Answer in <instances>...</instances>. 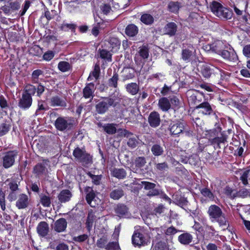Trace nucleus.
I'll return each mask as SVG.
<instances>
[{
  "mask_svg": "<svg viewBox=\"0 0 250 250\" xmlns=\"http://www.w3.org/2000/svg\"><path fill=\"white\" fill-rule=\"evenodd\" d=\"M210 7L211 11L220 18L226 20L231 19L232 13L228 9L223 7L220 3L216 1H213Z\"/></svg>",
  "mask_w": 250,
  "mask_h": 250,
  "instance_id": "obj_1",
  "label": "nucleus"
},
{
  "mask_svg": "<svg viewBox=\"0 0 250 250\" xmlns=\"http://www.w3.org/2000/svg\"><path fill=\"white\" fill-rule=\"evenodd\" d=\"M115 100L113 98H103L102 101L99 102L96 105V111L99 114H104L108 110L109 107L115 106L116 105L115 104Z\"/></svg>",
  "mask_w": 250,
  "mask_h": 250,
  "instance_id": "obj_2",
  "label": "nucleus"
},
{
  "mask_svg": "<svg viewBox=\"0 0 250 250\" xmlns=\"http://www.w3.org/2000/svg\"><path fill=\"white\" fill-rule=\"evenodd\" d=\"M201 73L203 76L207 78L211 76H219L222 78L224 74V71L213 66H210L207 64L203 65L201 68Z\"/></svg>",
  "mask_w": 250,
  "mask_h": 250,
  "instance_id": "obj_3",
  "label": "nucleus"
},
{
  "mask_svg": "<svg viewBox=\"0 0 250 250\" xmlns=\"http://www.w3.org/2000/svg\"><path fill=\"white\" fill-rule=\"evenodd\" d=\"M18 152L17 150H11L5 152L2 157V166L5 168L11 167L14 164Z\"/></svg>",
  "mask_w": 250,
  "mask_h": 250,
  "instance_id": "obj_4",
  "label": "nucleus"
},
{
  "mask_svg": "<svg viewBox=\"0 0 250 250\" xmlns=\"http://www.w3.org/2000/svg\"><path fill=\"white\" fill-rule=\"evenodd\" d=\"M56 128L60 131L70 130L73 126L71 121L67 117H58L55 122Z\"/></svg>",
  "mask_w": 250,
  "mask_h": 250,
  "instance_id": "obj_5",
  "label": "nucleus"
},
{
  "mask_svg": "<svg viewBox=\"0 0 250 250\" xmlns=\"http://www.w3.org/2000/svg\"><path fill=\"white\" fill-rule=\"evenodd\" d=\"M220 55L225 60L234 62H236L238 60L236 53L232 47L228 43L225 49L223 50Z\"/></svg>",
  "mask_w": 250,
  "mask_h": 250,
  "instance_id": "obj_6",
  "label": "nucleus"
},
{
  "mask_svg": "<svg viewBox=\"0 0 250 250\" xmlns=\"http://www.w3.org/2000/svg\"><path fill=\"white\" fill-rule=\"evenodd\" d=\"M73 155L81 162L88 164L91 161V157L90 155L86 153L85 150L79 147H77L74 150Z\"/></svg>",
  "mask_w": 250,
  "mask_h": 250,
  "instance_id": "obj_7",
  "label": "nucleus"
},
{
  "mask_svg": "<svg viewBox=\"0 0 250 250\" xmlns=\"http://www.w3.org/2000/svg\"><path fill=\"white\" fill-rule=\"evenodd\" d=\"M185 129V123L181 121L171 124L169 126L170 132L173 136H179Z\"/></svg>",
  "mask_w": 250,
  "mask_h": 250,
  "instance_id": "obj_8",
  "label": "nucleus"
},
{
  "mask_svg": "<svg viewBox=\"0 0 250 250\" xmlns=\"http://www.w3.org/2000/svg\"><path fill=\"white\" fill-rule=\"evenodd\" d=\"M49 161L48 160H43L42 163L37 164L34 167V173L38 177L46 175L48 170L46 166L48 165Z\"/></svg>",
  "mask_w": 250,
  "mask_h": 250,
  "instance_id": "obj_9",
  "label": "nucleus"
},
{
  "mask_svg": "<svg viewBox=\"0 0 250 250\" xmlns=\"http://www.w3.org/2000/svg\"><path fill=\"white\" fill-rule=\"evenodd\" d=\"M195 109L198 110V112L204 115H209L213 110L208 102H203L195 107Z\"/></svg>",
  "mask_w": 250,
  "mask_h": 250,
  "instance_id": "obj_10",
  "label": "nucleus"
},
{
  "mask_svg": "<svg viewBox=\"0 0 250 250\" xmlns=\"http://www.w3.org/2000/svg\"><path fill=\"white\" fill-rule=\"evenodd\" d=\"M132 244L134 246L140 247L147 244L146 239L144 235L140 232L135 231L132 236Z\"/></svg>",
  "mask_w": 250,
  "mask_h": 250,
  "instance_id": "obj_11",
  "label": "nucleus"
},
{
  "mask_svg": "<svg viewBox=\"0 0 250 250\" xmlns=\"http://www.w3.org/2000/svg\"><path fill=\"white\" fill-rule=\"evenodd\" d=\"M148 122L151 127L153 128L158 127L161 123L159 113L155 111L151 112L148 117Z\"/></svg>",
  "mask_w": 250,
  "mask_h": 250,
  "instance_id": "obj_12",
  "label": "nucleus"
},
{
  "mask_svg": "<svg viewBox=\"0 0 250 250\" xmlns=\"http://www.w3.org/2000/svg\"><path fill=\"white\" fill-rule=\"evenodd\" d=\"M208 213L209 216L213 219L225 218L221 209L216 205L210 206L208 208Z\"/></svg>",
  "mask_w": 250,
  "mask_h": 250,
  "instance_id": "obj_13",
  "label": "nucleus"
},
{
  "mask_svg": "<svg viewBox=\"0 0 250 250\" xmlns=\"http://www.w3.org/2000/svg\"><path fill=\"white\" fill-rule=\"evenodd\" d=\"M32 103V99L31 96L29 94H23L19 103V106L22 109H27L31 106Z\"/></svg>",
  "mask_w": 250,
  "mask_h": 250,
  "instance_id": "obj_14",
  "label": "nucleus"
},
{
  "mask_svg": "<svg viewBox=\"0 0 250 250\" xmlns=\"http://www.w3.org/2000/svg\"><path fill=\"white\" fill-rule=\"evenodd\" d=\"M29 203L28 196L25 194H21L19 196L16 202V207L19 209H23L27 208Z\"/></svg>",
  "mask_w": 250,
  "mask_h": 250,
  "instance_id": "obj_15",
  "label": "nucleus"
},
{
  "mask_svg": "<svg viewBox=\"0 0 250 250\" xmlns=\"http://www.w3.org/2000/svg\"><path fill=\"white\" fill-rule=\"evenodd\" d=\"M95 88L94 84L90 83L87 84L83 89V96L85 99L90 98L91 101L94 97V92Z\"/></svg>",
  "mask_w": 250,
  "mask_h": 250,
  "instance_id": "obj_16",
  "label": "nucleus"
},
{
  "mask_svg": "<svg viewBox=\"0 0 250 250\" xmlns=\"http://www.w3.org/2000/svg\"><path fill=\"white\" fill-rule=\"evenodd\" d=\"M50 104L52 106L65 107L66 106L65 101L58 96L52 97L50 99Z\"/></svg>",
  "mask_w": 250,
  "mask_h": 250,
  "instance_id": "obj_17",
  "label": "nucleus"
},
{
  "mask_svg": "<svg viewBox=\"0 0 250 250\" xmlns=\"http://www.w3.org/2000/svg\"><path fill=\"white\" fill-rule=\"evenodd\" d=\"M177 29V26L175 22H170L167 23L164 28V31L166 34L170 36H174Z\"/></svg>",
  "mask_w": 250,
  "mask_h": 250,
  "instance_id": "obj_18",
  "label": "nucleus"
},
{
  "mask_svg": "<svg viewBox=\"0 0 250 250\" xmlns=\"http://www.w3.org/2000/svg\"><path fill=\"white\" fill-rule=\"evenodd\" d=\"M72 195L71 192L68 189H63L62 190L58 195V198L61 203L68 202Z\"/></svg>",
  "mask_w": 250,
  "mask_h": 250,
  "instance_id": "obj_19",
  "label": "nucleus"
},
{
  "mask_svg": "<svg viewBox=\"0 0 250 250\" xmlns=\"http://www.w3.org/2000/svg\"><path fill=\"white\" fill-rule=\"evenodd\" d=\"M158 106L163 111L166 112L170 108L171 104L167 98L163 97L159 100Z\"/></svg>",
  "mask_w": 250,
  "mask_h": 250,
  "instance_id": "obj_20",
  "label": "nucleus"
},
{
  "mask_svg": "<svg viewBox=\"0 0 250 250\" xmlns=\"http://www.w3.org/2000/svg\"><path fill=\"white\" fill-rule=\"evenodd\" d=\"M227 43H224L222 41H218L212 43L213 48V52L220 55L224 49H225Z\"/></svg>",
  "mask_w": 250,
  "mask_h": 250,
  "instance_id": "obj_21",
  "label": "nucleus"
},
{
  "mask_svg": "<svg viewBox=\"0 0 250 250\" xmlns=\"http://www.w3.org/2000/svg\"><path fill=\"white\" fill-rule=\"evenodd\" d=\"M188 97V101L194 105H198L202 101V95L198 93L197 91L192 92Z\"/></svg>",
  "mask_w": 250,
  "mask_h": 250,
  "instance_id": "obj_22",
  "label": "nucleus"
},
{
  "mask_svg": "<svg viewBox=\"0 0 250 250\" xmlns=\"http://www.w3.org/2000/svg\"><path fill=\"white\" fill-rule=\"evenodd\" d=\"M40 203L44 207H49L51 204V199L48 193H41L39 195Z\"/></svg>",
  "mask_w": 250,
  "mask_h": 250,
  "instance_id": "obj_23",
  "label": "nucleus"
},
{
  "mask_svg": "<svg viewBox=\"0 0 250 250\" xmlns=\"http://www.w3.org/2000/svg\"><path fill=\"white\" fill-rule=\"evenodd\" d=\"M84 191L86 193V200L87 203L91 207H94L92 201L95 197V194L92 188L90 187H86L84 188Z\"/></svg>",
  "mask_w": 250,
  "mask_h": 250,
  "instance_id": "obj_24",
  "label": "nucleus"
},
{
  "mask_svg": "<svg viewBox=\"0 0 250 250\" xmlns=\"http://www.w3.org/2000/svg\"><path fill=\"white\" fill-rule=\"evenodd\" d=\"M192 236L188 232L184 233L178 237L179 241L183 245L189 244L192 242Z\"/></svg>",
  "mask_w": 250,
  "mask_h": 250,
  "instance_id": "obj_25",
  "label": "nucleus"
},
{
  "mask_svg": "<svg viewBox=\"0 0 250 250\" xmlns=\"http://www.w3.org/2000/svg\"><path fill=\"white\" fill-rule=\"evenodd\" d=\"M49 231V227L48 224L45 222H41L38 227L37 231L41 236H46Z\"/></svg>",
  "mask_w": 250,
  "mask_h": 250,
  "instance_id": "obj_26",
  "label": "nucleus"
},
{
  "mask_svg": "<svg viewBox=\"0 0 250 250\" xmlns=\"http://www.w3.org/2000/svg\"><path fill=\"white\" fill-rule=\"evenodd\" d=\"M111 175L119 179H122L125 178L126 172L124 168H114L111 170Z\"/></svg>",
  "mask_w": 250,
  "mask_h": 250,
  "instance_id": "obj_27",
  "label": "nucleus"
},
{
  "mask_svg": "<svg viewBox=\"0 0 250 250\" xmlns=\"http://www.w3.org/2000/svg\"><path fill=\"white\" fill-rule=\"evenodd\" d=\"M125 88L128 93L132 95H135L139 91V86L135 83H131L125 85Z\"/></svg>",
  "mask_w": 250,
  "mask_h": 250,
  "instance_id": "obj_28",
  "label": "nucleus"
},
{
  "mask_svg": "<svg viewBox=\"0 0 250 250\" xmlns=\"http://www.w3.org/2000/svg\"><path fill=\"white\" fill-rule=\"evenodd\" d=\"M209 140L212 145H217L220 148L219 145L222 143H225L227 141V137L222 134H218L213 138H209Z\"/></svg>",
  "mask_w": 250,
  "mask_h": 250,
  "instance_id": "obj_29",
  "label": "nucleus"
},
{
  "mask_svg": "<svg viewBox=\"0 0 250 250\" xmlns=\"http://www.w3.org/2000/svg\"><path fill=\"white\" fill-rule=\"evenodd\" d=\"M117 125L115 124H106L102 125L104 130L108 134H114L117 132Z\"/></svg>",
  "mask_w": 250,
  "mask_h": 250,
  "instance_id": "obj_30",
  "label": "nucleus"
},
{
  "mask_svg": "<svg viewBox=\"0 0 250 250\" xmlns=\"http://www.w3.org/2000/svg\"><path fill=\"white\" fill-rule=\"evenodd\" d=\"M67 226L65 220H57L55 223L54 229L58 232L63 231Z\"/></svg>",
  "mask_w": 250,
  "mask_h": 250,
  "instance_id": "obj_31",
  "label": "nucleus"
},
{
  "mask_svg": "<svg viewBox=\"0 0 250 250\" xmlns=\"http://www.w3.org/2000/svg\"><path fill=\"white\" fill-rule=\"evenodd\" d=\"M124 192L121 188L115 189L111 191L109 196L113 200H118L123 196Z\"/></svg>",
  "mask_w": 250,
  "mask_h": 250,
  "instance_id": "obj_32",
  "label": "nucleus"
},
{
  "mask_svg": "<svg viewBox=\"0 0 250 250\" xmlns=\"http://www.w3.org/2000/svg\"><path fill=\"white\" fill-rule=\"evenodd\" d=\"M138 27L133 24L128 25L125 28V33L129 37L135 36L138 33Z\"/></svg>",
  "mask_w": 250,
  "mask_h": 250,
  "instance_id": "obj_33",
  "label": "nucleus"
},
{
  "mask_svg": "<svg viewBox=\"0 0 250 250\" xmlns=\"http://www.w3.org/2000/svg\"><path fill=\"white\" fill-rule=\"evenodd\" d=\"M151 151L155 156H161L164 152L163 147L159 144L153 145L151 147Z\"/></svg>",
  "mask_w": 250,
  "mask_h": 250,
  "instance_id": "obj_34",
  "label": "nucleus"
},
{
  "mask_svg": "<svg viewBox=\"0 0 250 250\" xmlns=\"http://www.w3.org/2000/svg\"><path fill=\"white\" fill-rule=\"evenodd\" d=\"M181 7L180 4L178 1H170L167 5L168 10L173 13H177Z\"/></svg>",
  "mask_w": 250,
  "mask_h": 250,
  "instance_id": "obj_35",
  "label": "nucleus"
},
{
  "mask_svg": "<svg viewBox=\"0 0 250 250\" xmlns=\"http://www.w3.org/2000/svg\"><path fill=\"white\" fill-rule=\"evenodd\" d=\"M76 27V25L73 23H68L63 22L59 27L61 30L64 32L71 31L74 32Z\"/></svg>",
  "mask_w": 250,
  "mask_h": 250,
  "instance_id": "obj_36",
  "label": "nucleus"
},
{
  "mask_svg": "<svg viewBox=\"0 0 250 250\" xmlns=\"http://www.w3.org/2000/svg\"><path fill=\"white\" fill-rule=\"evenodd\" d=\"M116 213L119 217L125 215L128 212V208L126 206L123 204L118 205L116 209Z\"/></svg>",
  "mask_w": 250,
  "mask_h": 250,
  "instance_id": "obj_37",
  "label": "nucleus"
},
{
  "mask_svg": "<svg viewBox=\"0 0 250 250\" xmlns=\"http://www.w3.org/2000/svg\"><path fill=\"white\" fill-rule=\"evenodd\" d=\"M146 164V160L145 157H137L134 162L133 163L132 166L134 165L135 167L136 170L138 168H140L143 167L145 164Z\"/></svg>",
  "mask_w": 250,
  "mask_h": 250,
  "instance_id": "obj_38",
  "label": "nucleus"
},
{
  "mask_svg": "<svg viewBox=\"0 0 250 250\" xmlns=\"http://www.w3.org/2000/svg\"><path fill=\"white\" fill-rule=\"evenodd\" d=\"M100 72V66L98 64H96L94 66L93 71L90 73V75L88 78V80L91 81L94 78L97 80L99 78Z\"/></svg>",
  "mask_w": 250,
  "mask_h": 250,
  "instance_id": "obj_39",
  "label": "nucleus"
},
{
  "mask_svg": "<svg viewBox=\"0 0 250 250\" xmlns=\"http://www.w3.org/2000/svg\"><path fill=\"white\" fill-rule=\"evenodd\" d=\"M99 52L102 59L106 60L108 62H111L112 55L109 51L106 49H99Z\"/></svg>",
  "mask_w": 250,
  "mask_h": 250,
  "instance_id": "obj_40",
  "label": "nucleus"
},
{
  "mask_svg": "<svg viewBox=\"0 0 250 250\" xmlns=\"http://www.w3.org/2000/svg\"><path fill=\"white\" fill-rule=\"evenodd\" d=\"M141 21L146 24H151L153 22L154 19L150 14H145L141 16Z\"/></svg>",
  "mask_w": 250,
  "mask_h": 250,
  "instance_id": "obj_41",
  "label": "nucleus"
},
{
  "mask_svg": "<svg viewBox=\"0 0 250 250\" xmlns=\"http://www.w3.org/2000/svg\"><path fill=\"white\" fill-rule=\"evenodd\" d=\"M58 68L62 72H65L71 68V65L67 62L62 61L59 63Z\"/></svg>",
  "mask_w": 250,
  "mask_h": 250,
  "instance_id": "obj_42",
  "label": "nucleus"
},
{
  "mask_svg": "<svg viewBox=\"0 0 250 250\" xmlns=\"http://www.w3.org/2000/svg\"><path fill=\"white\" fill-rule=\"evenodd\" d=\"M138 53L140 56L144 59H147L149 56L148 48L146 46H143L140 47Z\"/></svg>",
  "mask_w": 250,
  "mask_h": 250,
  "instance_id": "obj_43",
  "label": "nucleus"
},
{
  "mask_svg": "<svg viewBox=\"0 0 250 250\" xmlns=\"http://www.w3.org/2000/svg\"><path fill=\"white\" fill-rule=\"evenodd\" d=\"M108 242V239L106 237H103L98 239L96 242L97 246L101 249L105 250Z\"/></svg>",
  "mask_w": 250,
  "mask_h": 250,
  "instance_id": "obj_44",
  "label": "nucleus"
},
{
  "mask_svg": "<svg viewBox=\"0 0 250 250\" xmlns=\"http://www.w3.org/2000/svg\"><path fill=\"white\" fill-rule=\"evenodd\" d=\"M192 56V52L188 49H185L182 52V59L185 62H189Z\"/></svg>",
  "mask_w": 250,
  "mask_h": 250,
  "instance_id": "obj_45",
  "label": "nucleus"
},
{
  "mask_svg": "<svg viewBox=\"0 0 250 250\" xmlns=\"http://www.w3.org/2000/svg\"><path fill=\"white\" fill-rule=\"evenodd\" d=\"M128 138L129 139L127 143V146L131 148L136 147L138 144L137 137L132 134V136H130Z\"/></svg>",
  "mask_w": 250,
  "mask_h": 250,
  "instance_id": "obj_46",
  "label": "nucleus"
},
{
  "mask_svg": "<svg viewBox=\"0 0 250 250\" xmlns=\"http://www.w3.org/2000/svg\"><path fill=\"white\" fill-rule=\"evenodd\" d=\"M118 75L117 73H114L112 78L108 80L109 86L116 88L118 85Z\"/></svg>",
  "mask_w": 250,
  "mask_h": 250,
  "instance_id": "obj_47",
  "label": "nucleus"
},
{
  "mask_svg": "<svg viewBox=\"0 0 250 250\" xmlns=\"http://www.w3.org/2000/svg\"><path fill=\"white\" fill-rule=\"evenodd\" d=\"M250 189H247L243 188L240 189L237 192V197L241 198H246L249 197Z\"/></svg>",
  "mask_w": 250,
  "mask_h": 250,
  "instance_id": "obj_48",
  "label": "nucleus"
},
{
  "mask_svg": "<svg viewBox=\"0 0 250 250\" xmlns=\"http://www.w3.org/2000/svg\"><path fill=\"white\" fill-rule=\"evenodd\" d=\"M201 192L204 196L208 197L209 199L211 200L214 199V195L208 188H204L201 190Z\"/></svg>",
  "mask_w": 250,
  "mask_h": 250,
  "instance_id": "obj_49",
  "label": "nucleus"
},
{
  "mask_svg": "<svg viewBox=\"0 0 250 250\" xmlns=\"http://www.w3.org/2000/svg\"><path fill=\"white\" fill-rule=\"evenodd\" d=\"M10 125L6 123H2L0 125V136L6 134L9 130Z\"/></svg>",
  "mask_w": 250,
  "mask_h": 250,
  "instance_id": "obj_50",
  "label": "nucleus"
},
{
  "mask_svg": "<svg viewBox=\"0 0 250 250\" xmlns=\"http://www.w3.org/2000/svg\"><path fill=\"white\" fill-rule=\"evenodd\" d=\"M0 205L2 210L6 208L5 205V194L1 189H0Z\"/></svg>",
  "mask_w": 250,
  "mask_h": 250,
  "instance_id": "obj_51",
  "label": "nucleus"
},
{
  "mask_svg": "<svg viewBox=\"0 0 250 250\" xmlns=\"http://www.w3.org/2000/svg\"><path fill=\"white\" fill-rule=\"evenodd\" d=\"M36 88L35 86L28 84L25 87V93L24 94H29L30 96L32 95H34L36 91Z\"/></svg>",
  "mask_w": 250,
  "mask_h": 250,
  "instance_id": "obj_52",
  "label": "nucleus"
},
{
  "mask_svg": "<svg viewBox=\"0 0 250 250\" xmlns=\"http://www.w3.org/2000/svg\"><path fill=\"white\" fill-rule=\"evenodd\" d=\"M155 167L157 170L160 171H165L168 168V164L166 162L155 164Z\"/></svg>",
  "mask_w": 250,
  "mask_h": 250,
  "instance_id": "obj_53",
  "label": "nucleus"
},
{
  "mask_svg": "<svg viewBox=\"0 0 250 250\" xmlns=\"http://www.w3.org/2000/svg\"><path fill=\"white\" fill-rule=\"evenodd\" d=\"M237 192L234 190L232 189L229 187H226L225 188V194L230 197V198H234L237 197Z\"/></svg>",
  "mask_w": 250,
  "mask_h": 250,
  "instance_id": "obj_54",
  "label": "nucleus"
},
{
  "mask_svg": "<svg viewBox=\"0 0 250 250\" xmlns=\"http://www.w3.org/2000/svg\"><path fill=\"white\" fill-rule=\"evenodd\" d=\"M119 248V244L116 242H107L105 250H116Z\"/></svg>",
  "mask_w": 250,
  "mask_h": 250,
  "instance_id": "obj_55",
  "label": "nucleus"
},
{
  "mask_svg": "<svg viewBox=\"0 0 250 250\" xmlns=\"http://www.w3.org/2000/svg\"><path fill=\"white\" fill-rule=\"evenodd\" d=\"M141 184L144 186V188L146 190H151L154 188L156 185L154 183L147 181H142Z\"/></svg>",
  "mask_w": 250,
  "mask_h": 250,
  "instance_id": "obj_56",
  "label": "nucleus"
},
{
  "mask_svg": "<svg viewBox=\"0 0 250 250\" xmlns=\"http://www.w3.org/2000/svg\"><path fill=\"white\" fill-rule=\"evenodd\" d=\"M123 72L124 74V78L125 80L130 79L134 77V73L131 72L129 68L124 69Z\"/></svg>",
  "mask_w": 250,
  "mask_h": 250,
  "instance_id": "obj_57",
  "label": "nucleus"
},
{
  "mask_svg": "<svg viewBox=\"0 0 250 250\" xmlns=\"http://www.w3.org/2000/svg\"><path fill=\"white\" fill-rule=\"evenodd\" d=\"M250 171V170L245 171L240 177V180L244 185H247L248 184V178Z\"/></svg>",
  "mask_w": 250,
  "mask_h": 250,
  "instance_id": "obj_58",
  "label": "nucleus"
},
{
  "mask_svg": "<svg viewBox=\"0 0 250 250\" xmlns=\"http://www.w3.org/2000/svg\"><path fill=\"white\" fill-rule=\"evenodd\" d=\"M87 175L92 179L93 183L96 185H99L101 177L99 175H93L90 172H88Z\"/></svg>",
  "mask_w": 250,
  "mask_h": 250,
  "instance_id": "obj_59",
  "label": "nucleus"
},
{
  "mask_svg": "<svg viewBox=\"0 0 250 250\" xmlns=\"http://www.w3.org/2000/svg\"><path fill=\"white\" fill-rule=\"evenodd\" d=\"M220 131V129L219 128L218 129L214 128L207 131L208 134L207 135H208L209 138H213L218 136Z\"/></svg>",
  "mask_w": 250,
  "mask_h": 250,
  "instance_id": "obj_60",
  "label": "nucleus"
},
{
  "mask_svg": "<svg viewBox=\"0 0 250 250\" xmlns=\"http://www.w3.org/2000/svg\"><path fill=\"white\" fill-rule=\"evenodd\" d=\"M56 15V11L55 10H51V11H49L48 10H47L44 12V16L45 17L47 21H49L53 19Z\"/></svg>",
  "mask_w": 250,
  "mask_h": 250,
  "instance_id": "obj_61",
  "label": "nucleus"
},
{
  "mask_svg": "<svg viewBox=\"0 0 250 250\" xmlns=\"http://www.w3.org/2000/svg\"><path fill=\"white\" fill-rule=\"evenodd\" d=\"M118 131L119 132V136L121 137L128 138L132 136V133L126 129H119Z\"/></svg>",
  "mask_w": 250,
  "mask_h": 250,
  "instance_id": "obj_62",
  "label": "nucleus"
},
{
  "mask_svg": "<svg viewBox=\"0 0 250 250\" xmlns=\"http://www.w3.org/2000/svg\"><path fill=\"white\" fill-rule=\"evenodd\" d=\"M55 55V53L53 51H48L45 52L43 56V58L44 60L49 61L53 58Z\"/></svg>",
  "mask_w": 250,
  "mask_h": 250,
  "instance_id": "obj_63",
  "label": "nucleus"
},
{
  "mask_svg": "<svg viewBox=\"0 0 250 250\" xmlns=\"http://www.w3.org/2000/svg\"><path fill=\"white\" fill-rule=\"evenodd\" d=\"M100 8L102 12L105 15L109 14L111 10L110 6L107 4H103L101 5Z\"/></svg>",
  "mask_w": 250,
  "mask_h": 250,
  "instance_id": "obj_64",
  "label": "nucleus"
}]
</instances>
